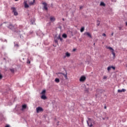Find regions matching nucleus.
Segmentation results:
<instances>
[{"label": "nucleus", "instance_id": "f257e3e1", "mask_svg": "<svg viewBox=\"0 0 127 127\" xmlns=\"http://www.w3.org/2000/svg\"><path fill=\"white\" fill-rule=\"evenodd\" d=\"M63 75L64 76V78H65V79H68V77H67V73H66V74L63 73L62 72L58 73V77H59V78H61V79H62V78H63Z\"/></svg>", "mask_w": 127, "mask_h": 127}, {"label": "nucleus", "instance_id": "f03ea898", "mask_svg": "<svg viewBox=\"0 0 127 127\" xmlns=\"http://www.w3.org/2000/svg\"><path fill=\"white\" fill-rule=\"evenodd\" d=\"M107 49H109V50L111 51L112 55L113 56V58H116V53H115V50H114V49H113V48H112L111 47H107Z\"/></svg>", "mask_w": 127, "mask_h": 127}, {"label": "nucleus", "instance_id": "7ed1b4c3", "mask_svg": "<svg viewBox=\"0 0 127 127\" xmlns=\"http://www.w3.org/2000/svg\"><path fill=\"white\" fill-rule=\"evenodd\" d=\"M11 10H12V12H13L14 14L15 15H18V13H17V11H16V8L14 7H12L11 8Z\"/></svg>", "mask_w": 127, "mask_h": 127}, {"label": "nucleus", "instance_id": "20e7f679", "mask_svg": "<svg viewBox=\"0 0 127 127\" xmlns=\"http://www.w3.org/2000/svg\"><path fill=\"white\" fill-rule=\"evenodd\" d=\"M36 112L37 114L40 113V112H43V109L40 107H38L36 108Z\"/></svg>", "mask_w": 127, "mask_h": 127}, {"label": "nucleus", "instance_id": "39448f33", "mask_svg": "<svg viewBox=\"0 0 127 127\" xmlns=\"http://www.w3.org/2000/svg\"><path fill=\"white\" fill-rule=\"evenodd\" d=\"M80 82H85L86 81V76L82 75L80 77L79 79Z\"/></svg>", "mask_w": 127, "mask_h": 127}, {"label": "nucleus", "instance_id": "423d86ee", "mask_svg": "<svg viewBox=\"0 0 127 127\" xmlns=\"http://www.w3.org/2000/svg\"><path fill=\"white\" fill-rule=\"evenodd\" d=\"M71 56V54L69 53L66 52L65 54V56L64 57V59H65L66 57L69 58Z\"/></svg>", "mask_w": 127, "mask_h": 127}, {"label": "nucleus", "instance_id": "0eeeda50", "mask_svg": "<svg viewBox=\"0 0 127 127\" xmlns=\"http://www.w3.org/2000/svg\"><path fill=\"white\" fill-rule=\"evenodd\" d=\"M43 4L44 5V8L45 10H48V8L47 7V3L46 2H43Z\"/></svg>", "mask_w": 127, "mask_h": 127}, {"label": "nucleus", "instance_id": "6e6552de", "mask_svg": "<svg viewBox=\"0 0 127 127\" xmlns=\"http://www.w3.org/2000/svg\"><path fill=\"white\" fill-rule=\"evenodd\" d=\"M8 28H9L10 29H14V25L10 24L8 26Z\"/></svg>", "mask_w": 127, "mask_h": 127}, {"label": "nucleus", "instance_id": "1a4fd4ad", "mask_svg": "<svg viewBox=\"0 0 127 127\" xmlns=\"http://www.w3.org/2000/svg\"><path fill=\"white\" fill-rule=\"evenodd\" d=\"M35 3V0H33V1H31L29 2V5H34V4Z\"/></svg>", "mask_w": 127, "mask_h": 127}, {"label": "nucleus", "instance_id": "9d476101", "mask_svg": "<svg viewBox=\"0 0 127 127\" xmlns=\"http://www.w3.org/2000/svg\"><path fill=\"white\" fill-rule=\"evenodd\" d=\"M50 20L52 22H54V21H55V17L54 16H51Z\"/></svg>", "mask_w": 127, "mask_h": 127}, {"label": "nucleus", "instance_id": "9b49d317", "mask_svg": "<svg viewBox=\"0 0 127 127\" xmlns=\"http://www.w3.org/2000/svg\"><path fill=\"white\" fill-rule=\"evenodd\" d=\"M24 7L25 8H28V7H29V5L27 4V2L26 1H25L24 2Z\"/></svg>", "mask_w": 127, "mask_h": 127}, {"label": "nucleus", "instance_id": "f8f14e48", "mask_svg": "<svg viewBox=\"0 0 127 127\" xmlns=\"http://www.w3.org/2000/svg\"><path fill=\"white\" fill-rule=\"evenodd\" d=\"M87 124H88V126L89 127H93V124H92L91 121L87 122Z\"/></svg>", "mask_w": 127, "mask_h": 127}, {"label": "nucleus", "instance_id": "ddd939ff", "mask_svg": "<svg viewBox=\"0 0 127 127\" xmlns=\"http://www.w3.org/2000/svg\"><path fill=\"white\" fill-rule=\"evenodd\" d=\"M84 34H86V35H87V36H88V37L92 38V35H91V34L90 33L86 32L84 33Z\"/></svg>", "mask_w": 127, "mask_h": 127}, {"label": "nucleus", "instance_id": "4468645a", "mask_svg": "<svg viewBox=\"0 0 127 127\" xmlns=\"http://www.w3.org/2000/svg\"><path fill=\"white\" fill-rule=\"evenodd\" d=\"M41 99L42 100H46V99H47V97H46V96H45V95H42L41 96Z\"/></svg>", "mask_w": 127, "mask_h": 127}, {"label": "nucleus", "instance_id": "2eb2a0df", "mask_svg": "<svg viewBox=\"0 0 127 127\" xmlns=\"http://www.w3.org/2000/svg\"><path fill=\"white\" fill-rule=\"evenodd\" d=\"M26 105L24 104L23 105H22V111H23V110H25V109H26Z\"/></svg>", "mask_w": 127, "mask_h": 127}, {"label": "nucleus", "instance_id": "dca6fc26", "mask_svg": "<svg viewBox=\"0 0 127 127\" xmlns=\"http://www.w3.org/2000/svg\"><path fill=\"white\" fill-rule=\"evenodd\" d=\"M58 40H59L58 37L57 38H55V42L57 43V44H58Z\"/></svg>", "mask_w": 127, "mask_h": 127}, {"label": "nucleus", "instance_id": "f3484780", "mask_svg": "<svg viewBox=\"0 0 127 127\" xmlns=\"http://www.w3.org/2000/svg\"><path fill=\"white\" fill-rule=\"evenodd\" d=\"M118 93H122V92H126V90H125V89H122V90L119 89V90H118Z\"/></svg>", "mask_w": 127, "mask_h": 127}, {"label": "nucleus", "instance_id": "a211bd4d", "mask_svg": "<svg viewBox=\"0 0 127 127\" xmlns=\"http://www.w3.org/2000/svg\"><path fill=\"white\" fill-rule=\"evenodd\" d=\"M84 30H85V27H82L80 29V32H83Z\"/></svg>", "mask_w": 127, "mask_h": 127}, {"label": "nucleus", "instance_id": "6ab92c4d", "mask_svg": "<svg viewBox=\"0 0 127 127\" xmlns=\"http://www.w3.org/2000/svg\"><path fill=\"white\" fill-rule=\"evenodd\" d=\"M55 81L56 83H59L60 82V80L59 78H56Z\"/></svg>", "mask_w": 127, "mask_h": 127}, {"label": "nucleus", "instance_id": "aec40b11", "mask_svg": "<svg viewBox=\"0 0 127 127\" xmlns=\"http://www.w3.org/2000/svg\"><path fill=\"white\" fill-rule=\"evenodd\" d=\"M45 93H46V90H44L42 91L41 94L42 95H45Z\"/></svg>", "mask_w": 127, "mask_h": 127}, {"label": "nucleus", "instance_id": "412c9836", "mask_svg": "<svg viewBox=\"0 0 127 127\" xmlns=\"http://www.w3.org/2000/svg\"><path fill=\"white\" fill-rule=\"evenodd\" d=\"M63 37L64 38H67V35L66 34H63Z\"/></svg>", "mask_w": 127, "mask_h": 127}, {"label": "nucleus", "instance_id": "4be33fe9", "mask_svg": "<svg viewBox=\"0 0 127 127\" xmlns=\"http://www.w3.org/2000/svg\"><path fill=\"white\" fill-rule=\"evenodd\" d=\"M100 5H102L103 6H105V5H106V4H105V3H104V2H101L100 3Z\"/></svg>", "mask_w": 127, "mask_h": 127}, {"label": "nucleus", "instance_id": "5701e85b", "mask_svg": "<svg viewBox=\"0 0 127 127\" xmlns=\"http://www.w3.org/2000/svg\"><path fill=\"white\" fill-rule=\"evenodd\" d=\"M58 39H60V40L61 41H62V40H63V39L62 38H61V36H59Z\"/></svg>", "mask_w": 127, "mask_h": 127}, {"label": "nucleus", "instance_id": "b1692460", "mask_svg": "<svg viewBox=\"0 0 127 127\" xmlns=\"http://www.w3.org/2000/svg\"><path fill=\"white\" fill-rule=\"evenodd\" d=\"M10 70L12 73H14V68H11Z\"/></svg>", "mask_w": 127, "mask_h": 127}, {"label": "nucleus", "instance_id": "393cba45", "mask_svg": "<svg viewBox=\"0 0 127 127\" xmlns=\"http://www.w3.org/2000/svg\"><path fill=\"white\" fill-rule=\"evenodd\" d=\"M111 69H112V67L111 66H109L108 68H107V70L108 71H110L111 70Z\"/></svg>", "mask_w": 127, "mask_h": 127}, {"label": "nucleus", "instance_id": "a878e982", "mask_svg": "<svg viewBox=\"0 0 127 127\" xmlns=\"http://www.w3.org/2000/svg\"><path fill=\"white\" fill-rule=\"evenodd\" d=\"M1 79H2V74L0 73V80H1Z\"/></svg>", "mask_w": 127, "mask_h": 127}, {"label": "nucleus", "instance_id": "bb28decb", "mask_svg": "<svg viewBox=\"0 0 127 127\" xmlns=\"http://www.w3.org/2000/svg\"><path fill=\"white\" fill-rule=\"evenodd\" d=\"M100 26V21H97V26Z\"/></svg>", "mask_w": 127, "mask_h": 127}, {"label": "nucleus", "instance_id": "cd10ccee", "mask_svg": "<svg viewBox=\"0 0 127 127\" xmlns=\"http://www.w3.org/2000/svg\"><path fill=\"white\" fill-rule=\"evenodd\" d=\"M111 67L113 69V70H116V67L115 66H111Z\"/></svg>", "mask_w": 127, "mask_h": 127}, {"label": "nucleus", "instance_id": "c85d7f7f", "mask_svg": "<svg viewBox=\"0 0 127 127\" xmlns=\"http://www.w3.org/2000/svg\"><path fill=\"white\" fill-rule=\"evenodd\" d=\"M103 79H104V80H106V79H107V76H103Z\"/></svg>", "mask_w": 127, "mask_h": 127}, {"label": "nucleus", "instance_id": "c756f323", "mask_svg": "<svg viewBox=\"0 0 127 127\" xmlns=\"http://www.w3.org/2000/svg\"><path fill=\"white\" fill-rule=\"evenodd\" d=\"M122 27H119V30H122Z\"/></svg>", "mask_w": 127, "mask_h": 127}, {"label": "nucleus", "instance_id": "7c9ffc66", "mask_svg": "<svg viewBox=\"0 0 127 127\" xmlns=\"http://www.w3.org/2000/svg\"><path fill=\"white\" fill-rule=\"evenodd\" d=\"M102 36H106V34L103 33V34H102Z\"/></svg>", "mask_w": 127, "mask_h": 127}, {"label": "nucleus", "instance_id": "2f4dec72", "mask_svg": "<svg viewBox=\"0 0 127 127\" xmlns=\"http://www.w3.org/2000/svg\"><path fill=\"white\" fill-rule=\"evenodd\" d=\"M82 8H83V6H80V9H82Z\"/></svg>", "mask_w": 127, "mask_h": 127}, {"label": "nucleus", "instance_id": "473e14b6", "mask_svg": "<svg viewBox=\"0 0 127 127\" xmlns=\"http://www.w3.org/2000/svg\"><path fill=\"white\" fill-rule=\"evenodd\" d=\"M5 127H9V125H6Z\"/></svg>", "mask_w": 127, "mask_h": 127}, {"label": "nucleus", "instance_id": "72a5a7b5", "mask_svg": "<svg viewBox=\"0 0 127 127\" xmlns=\"http://www.w3.org/2000/svg\"><path fill=\"white\" fill-rule=\"evenodd\" d=\"M111 35H112V36H114V33H112L111 34Z\"/></svg>", "mask_w": 127, "mask_h": 127}, {"label": "nucleus", "instance_id": "f704fd0d", "mask_svg": "<svg viewBox=\"0 0 127 127\" xmlns=\"http://www.w3.org/2000/svg\"><path fill=\"white\" fill-rule=\"evenodd\" d=\"M104 109H107V106H105Z\"/></svg>", "mask_w": 127, "mask_h": 127}, {"label": "nucleus", "instance_id": "c9c22d12", "mask_svg": "<svg viewBox=\"0 0 127 127\" xmlns=\"http://www.w3.org/2000/svg\"><path fill=\"white\" fill-rule=\"evenodd\" d=\"M63 21H64V20H65L64 19V18H63Z\"/></svg>", "mask_w": 127, "mask_h": 127}, {"label": "nucleus", "instance_id": "e433bc0d", "mask_svg": "<svg viewBox=\"0 0 127 127\" xmlns=\"http://www.w3.org/2000/svg\"><path fill=\"white\" fill-rule=\"evenodd\" d=\"M19 0H15V1H18Z\"/></svg>", "mask_w": 127, "mask_h": 127}, {"label": "nucleus", "instance_id": "4c0bfd02", "mask_svg": "<svg viewBox=\"0 0 127 127\" xmlns=\"http://www.w3.org/2000/svg\"><path fill=\"white\" fill-rule=\"evenodd\" d=\"M126 25L127 26V22L126 23Z\"/></svg>", "mask_w": 127, "mask_h": 127}, {"label": "nucleus", "instance_id": "58836bf2", "mask_svg": "<svg viewBox=\"0 0 127 127\" xmlns=\"http://www.w3.org/2000/svg\"><path fill=\"white\" fill-rule=\"evenodd\" d=\"M93 124H95V122H93Z\"/></svg>", "mask_w": 127, "mask_h": 127}, {"label": "nucleus", "instance_id": "ea45409f", "mask_svg": "<svg viewBox=\"0 0 127 127\" xmlns=\"http://www.w3.org/2000/svg\"><path fill=\"white\" fill-rule=\"evenodd\" d=\"M103 120H105V118H103Z\"/></svg>", "mask_w": 127, "mask_h": 127}, {"label": "nucleus", "instance_id": "a19ab883", "mask_svg": "<svg viewBox=\"0 0 127 127\" xmlns=\"http://www.w3.org/2000/svg\"><path fill=\"white\" fill-rule=\"evenodd\" d=\"M94 45H95V43L94 44Z\"/></svg>", "mask_w": 127, "mask_h": 127}]
</instances>
